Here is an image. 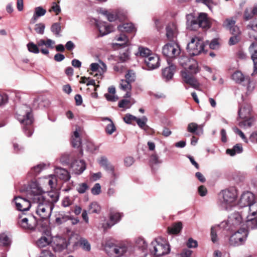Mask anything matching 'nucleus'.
Segmentation results:
<instances>
[{
    "label": "nucleus",
    "instance_id": "obj_1",
    "mask_svg": "<svg viewBox=\"0 0 257 257\" xmlns=\"http://www.w3.org/2000/svg\"><path fill=\"white\" fill-rule=\"evenodd\" d=\"M34 203L37 204L36 212L43 220L48 219L53 208L52 204L46 201V197L42 194V190L39 189L38 194L32 198Z\"/></svg>",
    "mask_w": 257,
    "mask_h": 257
},
{
    "label": "nucleus",
    "instance_id": "obj_2",
    "mask_svg": "<svg viewBox=\"0 0 257 257\" xmlns=\"http://www.w3.org/2000/svg\"><path fill=\"white\" fill-rule=\"evenodd\" d=\"M239 118L242 119L239 122L240 127H250L255 121L250 103L243 102L239 107L238 111Z\"/></svg>",
    "mask_w": 257,
    "mask_h": 257
},
{
    "label": "nucleus",
    "instance_id": "obj_3",
    "mask_svg": "<svg viewBox=\"0 0 257 257\" xmlns=\"http://www.w3.org/2000/svg\"><path fill=\"white\" fill-rule=\"evenodd\" d=\"M198 72V64L196 62L189 65L187 69L182 72V76L184 82L196 89L200 86L199 83L195 77V75Z\"/></svg>",
    "mask_w": 257,
    "mask_h": 257
},
{
    "label": "nucleus",
    "instance_id": "obj_4",
    "mask_svg": "<svg viewBox=\"0 0 257 257\" xmlns=\"http://www.w3.org/2000/svg\"><path fill=\"white\" fill-rule=\"evenodd\" d=\"M150 250L152 254L160 256L169 253L170 248L168 242L165 239L158 237L152 242Z\"/></svg>",
    "mask_w": 257,
    "mask_h": 257
},
{
    "label": "nucleus",
    "instance_id": "obj_5",
    "mask_svg": "<svg viewBox=\"0 0 257 257\" xmlns=\"http://www.w3.org/2000/svg\"><path fill=\"white\" fill-rule=\"evenodd\" d=\"M187 25L188 28L190 30L196 31L199 28L208 29L210 27V24L206 13H200L196 18L193 17L190 20L187 18Z\"/></svg>",
    "mask_w": 257,
    "mask_h": 257
},
{
    "label": "nucleus",
    "instance_id": "obj_6",
    "mask_svg": "<svg viewBox=\"0 0 257 257\" xmlns=\"http://www.w3.org/2000/svg\"><path fill=\"white\" fill-rule=\"evenodd\" d=\"M204 45L203 41L196 37L192 38L187 47V51L190 56H196L200 54L204 50Z\"/></svg>",
    "mask_w": 257,
    "mask_h": 257
},
{
    "label": "nucleus",
    "instance_id": "obj_7",
    "mask_svg": "<svg viewBox=\"0 0 257 257\" xmlns=\"http://www.w3.org/2000/svg\"><path fill=\"white\" fill-rule=\"evenodd\" d=\"M248 235L247 230L244 227H240L229 238L231 245L238 246L244 243Z\"/></svg>",
    "mask_w": 257,
    "mask_h": 257
},
{
    "label": "nucleus",
    "instance_id": "obj_8",
    "mask_svg": "<svg viewBox=\"0 0 257 257\" xmlns=\"http://www.w3.org/2000/svg\"><path fill=\"white\" fill-rule=\"evenodd\" d=\"M19 217L18 221V225L23 229L27 231H33L37 224V220L33 215H28L26 217L21 219Z\"/></svg>",
    "mask_w": 257,
    "mask_h": 257
},
{
    "label": "nucleus",
    "instance_id": "obj_9",
    "mask_svg": "<svg viewBox=\"0 0 257 257\" xmlns=\"http://www.w3.org/2000/svg\"><path fill=\"white\" fill-rule=\"evenodd\" d=\"M181 50L179 46L176 43H167L162 49L163 54L169 58H175L180 53Z\"/></svg>",
    "mask_w": 257,
    "mask_h": 257
},
{
    "label": "nucleus",
    "instance_id": "obj_10",
    "mask_svg": "<svg viewBox=\"0 0 257 257\" xmlns=\"http://www.w3.org/2000/svg\"><path fill=\"white\" fill-rule=\"evenodd\" d=\"M18 119L21 123L25 125L24 129L26 135L28 137L31 136L33 134L31 125L34 120L31 112H27L25 115L23 116L19 115L18 117Z\"/></svg>",
    "mask_w": 257,
    "mask_h": 257
},
{
    "label": "nucleus",
    "instance_id": "obj_11",
    "mask_svg": "<svg viewBox=\"0 0 257 257\" xmlns=\"http://www.w3.org/2000/svg\"><path fill=\"white\" fill-rule=\"evenodd\" d=\"M17 210L25 211L29 210L31 206V202L21 196L15 197L14 199Z\"/></svg>",
    "mask_w": 257,
    "mask_h": 257
},
{
    "label": "nucleus",
    "instance_id": "obj_12",
    "mask_svg": "<svg viewBox=\"0 0 257 257\" xmlns=\"http://www.w3.org/2000/svg\"><path fill=\"white\" fill-rule=\"evenodd\" d=\"M122 215V213L111 210L109 213V221L103 225L104 229L105 230L110 228L119 222Z\"/></svg>",
    "mask_w": 257,
    "mask_h": 257
},
{
    "label": "nucleus",
    "instance_id": "obj_13",
    "mask_svg": "<svg viewBox=\"0 0 257 257\" xmlns=\"http://www.w3.org/2000/svg\"><path fill=\"white\" fill-rule=\"evenodd\" d=\"M101 13L105 16L109 22H114L116 20H123L126 18L125 14L118 10L114 12H109L107 11H103Z\"/></svg>",
    "mask_w": 257,
    "mask_h": 257
},
{
    "label": "nucleus",
    "instance_id": "obj_14",
    "mask_svg": "<svg viewBox=\"0 0 257 257\" xmlns=\"http://www.w3.org/2000/svg\"><path fill=\"white\" fill-rule=\"evenodd\" d=\"M145 63L149 70L158 68L160 65V58L157 55L153 54L145 59Z\"/></svg>",
    "mask_w": 257,
    "mask_h": 257
},
{
    "label": "nucleus",
    "instance_id": "obj_15",
    "mask_svg": "<svg viewBox=\"0 0 257 257\" xmlns=\"http://www.w3.org/2000/svg\"><path fill=\"white\" fill-rule=\"evenodd\" d=\"M68 244L66 238L56 237L53 242V248L55 252H61L67 247Z\"/></svg>",
    "mask_w": 257,
    "mask_h": 257
},
{
    "label": "nucleus",
    "instance_id": "obj_16",
    "mask_svg": "<svg viewBox=\"0 0 257 257\" xmlns=\"http://www.w3.org/2000/svg\"><path fill=\"white\" fill-rule=\"evenodd\" d=\"M254 201L253 194L247 192L242 194L240 198L238 204L241 207H248Z\"/></svg>",
    "mask_w": 257,
    "mask_h": 257
},
{
    "label": "nucleus",
    "instance_id": "obj_17",
    "mask_svg": "<svg viewBox=\"0 0 257 257\" xmlns=\"http://www.w3.org/2000/svg\"><path fill=\"white\" fill-rule=\"evenodd\" d=\"M169 66L162 70V76L166 81L171 79L176 70V66L171 63L170 60H167Z\"/></svg>",
    "mask_w": 257,
    "mask_h": 257
},
{
    "label": "nucleus",
    "instance_id": "obj_18",
    "mask_svg": "<svg viewBox=\"0 0 257 257\" xmlns=\"http://www.w3.org/2000/svg\"><path fill=\"white\" fill-rule=\"evenodd\" d=\"M236 197V191L234 188L226 189L223 191V201L227 204L233 203L235 200Z\"/></svg>",
    "mask_w": 257,
    "mask_h": 257
},
{
    "label": "nucleus",
    "instance_id": "obj_19",
    "mask_svg": "<svg viewBox=\"0 0 257 257\" xmlns=\"http://www.w3.org/2000/svg\"><path fill=\"white\" fill-rule=\"evenodd\" d=\"M251 59L253 62V72L252 75L257 73V42L252 43L248 48Z\"/></svg>",
    "mask_w": 257,
    "mask_h": 257
},
{
    "label": "nucleus",
    "instance_id": "obj_20",
    "mask_svg": "<svg viewBox=\"0 0 257 257\" xmlns=\"http://www.w3.org/2000/svg\"><path fill=\"white\" fill-rule=\"evenodd\" d=\"M229 222L231 225L235 228L237 227H242V218L241 215L239 212H234L230 215L229 217Z\"/></svg>",
    "mask_w": 257,
    "mask_h": 257
},
{
    "label": "nucleus",
    "instance_id": "obj_21",
    "mask_svg": "<svg viewBox=\"0 0 257 257\" xmlns=\"http://www.w3.org/2000/svg\"><path fill=\"white\" fill-rule=\"evenodd\" d=\"M71 168L75 174L79 175L86 169V164L83 160H75L71 164Z\"/></svg>",
    "mask_w": 257,
    "mask_h": 257
},
{
    "label": "nucleus",
    "instance_id": "obj_22",
    "mask_svg": "<svg viewBox=\"0 0 257 257\" xmlns=\"http://www.w3.org/2000/svg\"><path fill=\"white\" fill-rule=\"evenodd\" d=\"M99 33L101 36L107 35L113 31V27L111 25H107L106 22H100L96 23Z\"/></svg>",
    "mask_w": 257,
    "mask_h": 257
},
{
    "label": "nucleus",
    "instance_id": "obj_23",
    "mask_svg": "<svg viewBox=\"0 0 257 257\" xmlns=\"http://www.w3.org/2000/svg\"><path fill=\"white\" fill-rule=\"evenodd\" d=\"M232 79L236 83L245 85V82L249 81L248 76H244L243 74L239 71L235 72L231 76Z\"/></svg>",
    "mask_w": 257,
    "mask_h": 257
},
{
    "label": "nucleus",
    "instance_id": "obj_24",
    "mask_svg": "<svg viewBox=\"0 0 257 257\" xmlns=\"http://www.w3.org/2000/svg\"><path fill=\"white\" fill-rule=\"evenodd\" d=\"M118 30L121 32L135 33L136 28L132 23H126L117 27Z\"/></svg>",
    "mask_w": 257,
    "mask_h": 257
},
{
    "label": "nucleus",
    "instance_id": "obj_25",
    "mask_svg": "<svg viewBox=\"0 0 257 257\" xmlns=\"http://www.w3.org/2000/svg\"><path fill=\"white\" fill-rule=\"evenodd\" d=\"M182 229V223L180 221H177L172 223L171 226L167 228L168 233L170 234H177Z\"/></svg>",
    "mask_w": 257,
    "mask_h": 257
},
{
    "label": "nucleus",
    "instance_id": "obj_26",
    "mask_svg": "<svg viewBox=\"0 0 257 257\" xmlns=\"http://www.w3.org/2000/svg\"><path fill=\"white\" fill-rule=\"evenodd\" d=\"M106 246L112 248L113 251L117 256L122 255L126 251V247L124 246H118L113 243L107 242L106 244Z\"/></svg>",
    "mask_w": 257,
    "mask_h": 257
},
{
    "label": "nucleus",
    "instance_id": "obj_27",
    "mask_svg": "<svg viewBox=\"0 0 257 257\" xmlns=\"http://www.w3.org/2000/svg\"><path fill=\"white\" fill-rule=\"evenodd\" d=\"M247 219L245 221V225L247 230L253 229L257 228V216L248 215Z\"/></svg>",
    "mask_w": 257,
    "mask_h": 257
},
{
    "label": "nucleus",
    "instance_id": "obj_28",
    "mask_svg": "<svg viewBox=\"0 0 257 257\" xmlns=\"http://www.w3.org/2000/svg\"><path fill=\"white\" fill-rule=\"evenodd\" d=\"M57 176L64 181H67L70 179V175L67 170L61 168H57L56 170Z\"/></svg>",
    "mask_w": 257,
    "mask_h": 257
},
{
    "label": "nucleus",
    "instance_id": "obj_29",
    "mask_svg": "<svg viewBox=\"0 0 257 257\" xmlns=\"http://www.w3.org/2000/svg\"><path fill=\"white\" fill-rule=\"evenodd\" d=\"M177 33L175 26L173 24L169 25L166 28V36L169 40L174 41V39L176 37Z\"/></svg>",
    "mask_w": 257,
    "mask_h": 257
},
{
    "label": "nucleus",
    "instance_id": "obj_30",
    "mask_svg": "<svg viewBox=\"0 0 257 257\" xmlns=\"http://www.w3.org/2000/svg\"><path fill=\"white\" fill-rule=\"evenodd\" d=\"M46 13V11L45 9H43L41 7H38L35 8V13L33 15V18L31 20V23H34L37 21V19L40 17H42Z\"/></svg>",
    "mask_w": 257,
    "mask_h": 257
},
{
    "label": "nucleus",
    "instance_id": "obj_31",
    "mask_svg": "<svg viewBox=\"0 0 257 257\" xmlns=\"http://www.w3.org/2000/svg\"><path fill=\"white\" fill-rule=\"evenodd\" d=\"M242 145L240 144H236L232 149H227L226 151L227 154L231 156L235 155L236 153L239 154L242 152Z\"/></svg>",
    "mask_w": 257,
    "mask_h": 257
},
{
    "label": "nucleus",
    "instance_id": "obj_32",
    "mask_svg": "<svg viewBox=\"0 0 257 257\" xmlns=\"http://www.w3.org/2000/svg\"><path fill=\"white\" fill-rule=\"evenodd\" d=\"M153 54L152 51L147 48H145L142 46H140L138 48V52L136 54L137 56H139L142 57H145L146 58L149 56Z\"/></svg>",
    "mask_w": 257,
    "mask_h": 257
},
{
    "label": "nucleus",
    "instance_id": "obj_33",
    "mask_svg": "<svg viewBox=\"0 0 257 257\" xmlns=\"http://www.w3.org/2000/svg\"><path fill=\"white\" fill-rule=\"evenodd\" d=\"M47 195L48 198H46V201L52 204L54 207V203H56L59 199L58 193L56 192H49Z\"/></svg>",
    "mask_w": 257,
    "mask_h": 257
},
{
    "label": "nucleus",
    "instance_id": "obj_34",
    "mask_svg": "<svg viewBox=\"0 0 257 257\" xmlns=\"http://www.w3.org/2000/svg\"><path fill=\"white\" fill-rule=\"evenodd\" d=\"M54 44L55 42L49 39H48L46 41L41 39L37 42V44L39 47H42L43 46L45 45L46 48L51 49L54 48L53 45Z\"/></svg>",
    "mask_w": 257,
    "mask_h": 257
},
{
    "label": "nucleus",
    "instance_id": "obj_35",
    "mask_svg": "<svg viewBox=\"0 0 257 257\" xmlns=\"http://www.w3.org/2000/svg\"><path fill=\"white\" fill-rule=\"evenodd\" d=\"M101 207L96 202H93L90 203L88 206V212L89 213H100Z\"/></svg>",
    "mask_w": 257,
    "mask_h": 257
},
{
    "label": "nucleus",
    "instance_id": "obj_36",
    "mask_svg": "<svg viewBox=\"0 0 257 257\" xmlns=\"http://www.w3.org/2000/svg\"><path fill=\"white\" fill-rule=\"evenodd\" d=\"M78 243L83 249L87 251H90L91 249L90 244L87 239L81 238L78 241Z\"/></svg>",
    "mask_w": 257,
    "mask_h": 257
},
{
    "label": "nucleus",
    "instance_id": "obj_37",
    "mask_svg": "<svg viewBox=\"0 0 257 257\" xmlns=\"http://www.w3.org/2000/svg\"><path fill=\"white\" fill-rule=\"evenodd\" d=\"M235 21L232 18H227L223 23V27L226 29L230 30L235 25Z\"/></svg>",
    "mask_w": 257,
    "mask_h": 257
},
{
    "label": "nucleus",
    "instance_id": "obj_38",
    "mask_svg": "<svg viewBox=\"0 0 257 257\" xmlns=\"http://www.w3.org/2000/svg\"><path fill=\"white\" fill-rule=\"evenodd\" d=\"M36 243L39 247H43L50 243V240L47 237L43 236L37 240Z\"/></svg>",
    "mask_w": 257,
    "mask_h": 257
},
{
    "label": "nucleus",
    "instance_id": "obj_39",
    "mask_svg": "<svg viewBox=\"0 0 257 257\" xmlns=\"http://www.w3.org/2000/svg\"><path fill=\"white\" fill-rule=\"evenodd\" d=\"M51 30L55 35L59 36L61 31L60 24L59 23H54L51 27Z\"/></svg>",
    "mask_w": 257,
    "mask_h": 257
},
{
    "label": "nucleus",
    "instance_id": "obj_40",
    "mask_svg": "<svg viewBox=\"0 0 257 257\" xmlns=\"http://www.w3.org/2000/svg\"><path fill=\"white\" fill-rule=\"evenodd\" d=\"M10 239L5 233L0 234V245L8 246L10 244Z\"/></svg>",
    "mask_w": 257,
    "mask_h": 257
},
{
    "label": "nucleus",
    "instance_id": "obj_41",
    "mask_svg": "<svg viewBox=\"0 0 257 257\" xmlns=\"http://www.w3.org/2000/svg\"><path fill=\"white\" fill-rule=\"evenodd\" d=\"M131 83L126 79H122L120 83V88L124 91H130L132 89Z\"/></svg>",
    "mask_w": 257,
    "mask_h": 257
},
{
    "label": "nucleus",
    "instance_id": "obj_42",
    "mask_svg": "<svg viewBox=\"0 0 257 257\" xmlns=\"http://www.w3.org/2000/svg\"><path fill=\"white\" fill-rule=\"evenodd\" d=\"M27 47L28 50L31 53L38 54L40 52L39 47L37 44L36 45L33 42H30L27 44Z\"/></svg>",
    "mask_w": 257,
    "mask_h": 257
},
{
    "label": "nucleus",
    "instance_id": "obj_43",
    "mask_svg": "<svg viewBox=\"0 0 257 257\" xmlns=\"http://www.w3.org/2000/svg\"><path fill=\"white\" fill-rule=\"evenodd\" d=\"M129 53L128 49L125 50L124 52H120L119 53V55L118 56L119 60L121 62H124L127 61L130 58Z\"/></svg>",
    "mask_w": 257,
    "mask_h": 257
},
{
    "label": "nucleus",
    "instance_id": "obj_44",
    "mask_svg": "<svg viewBox=\"0 0 257 257\" xmlns=\"http://www.w3.org/2000/svg\"><path fill=\"white\" fill-rule=\"evenodd\" d=\"M125 79L131 83L134 82L136 78V73L133 70H128L125 75Z\"/></svg>",
    "mask_w": 257,
    "mask_h": 257
},
{
    "label": "nucleus",
    "instance_id": "obj_45",
    "mask_svg": "<svg viewBox=\"0 0 257 257\" xmlns=\"http://www.w3.org/2000/svg\"><path fill=\"white\" fill-rule=\"evenodd\" d=\"M106 119L110 121V123L107 125L105 128V132L107 134L111 135L115 131V126L112 121L110 118H106Z\"/></svg>",
    "mask_w": 257,
    "mask_h": 257
},
{
    "label": "nucleus",
    "instance_id": "obj_46",
    "mask_svg": "<svg viewBox=\"0 0 257 257\" xmlns=\"http://www.w3.org/2000/svg\"><path fill=\"white\" fill-rule=\"evenodd\" d=\"M116 40L118 41H123V43L121 44H116L117 45L119 46H127L129 42L128 38L123 34H121L119 36L116 37Z\"/></svg>",
    "mask_w": 257,
    "mask_h": 257
},
{
    "label": "nucleus",
    "instance_id": "obj_47",
    "mask_svg": "<svg viewBox=\"0 0 257 257\" xmlns=\"http://www.w3.org/2000/svg\"><path fill=\"white\" fill-rule=\"evenodd\" d=\"M138 125L142 128H145V127H148V126L146 125V122L147 118L145 116H143L142 118H138L135 120Z\"/></svg>",
    "mask_w": 257,
    "mask_h": 257
},
{
    "label": "nucleus",
    "instance_id": "obj_48",
    "mask_svg": "<svg viewBox=\"0 0 257 257\" xmlns=\"http://www.w3.org/2000/svg\"><path fill=\"white\" fill-rule=\"evenodd\" d=\"M199 126L195 122H191L188 124L187 126V131L188 132L191 133H196L197 134V133H196V131L198 129Z\"/></svg>",
    "mask_w": 257,
    "mask_h": 257
},
{
    "label": "nucleus",
    "instance_id": "obj_49",
    "mask_svg": "<svg viewBox=\"0 0 257 257\" xmlns=\"http://www.w3.org/2000/svg\"><path fill=\"white\" fill-rule=\"evenodd\" d=\"M248 207L251 214L250 215L257 216V203L254 201Z\"/></svg>",
    "mask_w": 257,
    "mask_h": 257
},
{
    "label": "nucleus",
    "instance_id": "obj_50",
    "mask_svg": "<svg viewBox=\"0 0 257 257\" xmlns=\"http://www.w3.org/2000/svg\"><path fill=\"white\" fill-rule=\"evenodd\" d=\"M89 187L86 183L79 184L77 187V191L81 194L84 193L88 190Z\"/></svg>",
    "mask_w": 257,
    "mask_h": 257
},
{
    "label": "nucleus",
    "instance_id": "obj_51",
    "mask_svg": "<svg viewBox=\"0 0 257 257\" xmlns=\"http://www.w3.org/2000/svg\"><path fill=\"white\" fill-rule=\"evenodd\" d=\"M137 244L138 247L141 248L143 250H145L148 246V244L144 238H140L138 239Z\"/></svg>",
    "mask_w": 257,
    "mask_h": 257
},
{
    "label": "nucleus",
    "instance_id": "obj_52",
    "mask_svg": "<svg viewBox=\"0 0 257 257\" xmlns=\"http://www.w3.org/2000/svg\"><path fill=\"white\" fill-rule=\"evenodd\" d=\"M45 26L43 23L37 24L35 25V30L40 34H43Z\"/></svg>",
    "mask_w": 257,
    "mask_h": 257
},
{
    "label": "nucleus",
    "instance_id": "obj_53",
    "mask_svg": "<svg viewBox=\"0 0 257 257\" xmlns=\"http://www.w3.org/2000/svg\"><path fill=\"white\" fill-rule=\"evenodd\" d=\"M130 102L129 100L122 99L119 102L118 106L120 108H130Z\"/></svg>",
    "mask_w": 257,
    "mask_h": 257
},
{
    "label": "nucleus",
    "instance_id": "obj_54",
    "mask_svg": "<svg viewBox=\"0 0 257 257\" xmlns=\"http://www.w3.org/2000/svg\"><path fill=\"white\" fill-rule=\"evenodd\" d=\"M136 119H137V117L130 114H126L123 117V120L128 124L131 123L132 121H135Z\"/></svg>",
    "mask_w": 257,
    "mask_h": 257
},
{
    "label": "nucleus",
    "instance_id": "obj_55",
    "mask_svg": "<svg viewBox=\"0 0 257 257\" xmlns=\"http://www.w3.org/2000/svg\"><path fill=\"white\" fill-rule=\"evenodd\" d=\"M240 41L239 36L233 35L231 37L228 41V44L229 45H234L236 44Z\"/></svg>",
    "mask_w": 257,
    "mask_h": 257
},
{
    "label": "nucleus",
    "instance_id": "obj_56",
    "mask_svg": "<svg viewBox=\"0 0 257 257\" xmlns=\"http://www.w3.org/2000/svg\"><path fill=\"white\" fill-rule=\"evenodd\" d=\"M101 192V186L99 183H96L91 189V193L93 195H98Z\"/></svg>",
    "mask_w": 257,
    "mask_h": 257
},
{
    "label": "nucleus",
    "instance_id": "obj_57",
    "mask_svg": "<svg viewBox=\"0 0 257 257\" xmlns=\"http://www.w3.org/2000/svg\"><path fill=\"white\" fill-rule=\"evenodd\" d=\"M211 240L213 242H215L217 240V231L216 229V227H212L211 228Z\"/></svg>",
    "mask_w": 257,
    "mask_h": 257
},
{
    "label": "nucleus",
    "instance_id": "obj_58",
    "mask_svg": "<svg viewBox=\"0 0 257 257\" xmlns=\"http://www.w3.org/2000/svg\"><path fill=\"white\" fill-rule=\"evenodd\" d=\"M135 159L133 157L128 156L126 157L124 159V164L125 166L130 167L134 164Z\"/></svg>",
    "mask_w": 257,
    "mask_h": 257
},
{
    "label": "nucleus",
    "instance_id": "obj_59",
    "mask_svg": "<svg viewBox=\"0 0 257 257\" xmlns=\"http://www.w3.org/2000/svg\"><path fill=\"white\" fill-rule=\"evenodd\" d=\"M71 144L74 148H79L81 145V139L72 138L71 140Z\"/></svg>",
    "mask_w": 257,
    "mask_h": 257
},
{
    "label": "nucleus",
    "instance_id": "obj_60",
    "mask_svg": "<svg viewBox=\"0 0 257 257\" xmlns=\"http://www.w3.org/2000/svg\"><path fill=\"white\" fill-rule=\"evenodd\" d=\"M198 245L197 241L193 239L192 238H189L187 242V246L189 248L196 247Z\"/></svg>",
    "mask_w": 257,
    "mask_h": 257
},
{
    "label": "nucleus",
    "instance_id": "obj_61",
    "mask_svg": "<svg viewBox=\"0 0 257 257\" xmlns=\"http://www.w3.org/2000/svg\"><path fill=\"white\" fill-rule=\"evenodd\" d=\"M73 203V201L69 197H65L64 198L62 204L64 207H68L71 205Z\"/></svg>",
    "mask_w": 257,
    "mask_h": 257
},
{
    "label": "nucleus",
    "instance_id": "obj_62",
    "mask_svg": "<svg viewBox=\"0 0 257 257\" xmlns=\"http://www.w3.org/2000/svg\"><path fill=\"white\" fill-rule=\"evenodd\" d=\"M253 14L251 11H249L248 9H246L244 13V19L245 20H249L251 19L253 16Z\"/></svg>",
    "mask_w": 257,
    "mask_h": 257
},
{
    "label": "nucleus",
    "instance_id": "obj_63",
    "mask_svg": "<svg viewBox=\"0 0 257 257\" xmlns=\"http://www.w3.org/2000/svg\"><path fill=\"white\" fill-rule=\"evenodd\" d=\"M40 257H55L53 253L49 250H42Z\"/></svg>",
    "mask_w": 257,
    "mask_h": 257
},
{
    "label": "nucleus",
    "instance_id": "obj_64",
    "mask_svg": "<svg viewBox=\"0 0 257 257\" xmlns=\"http://www.w3.org/2000/svg\"><path fill=\"white\" fill-rule=\"evenodd\" d=\"M192 253V251L188 249H184L180 253L181 257H190Z\"/></svg>",
    "mask_w": 257,
    "mask_h": 257
}]
</instances>
